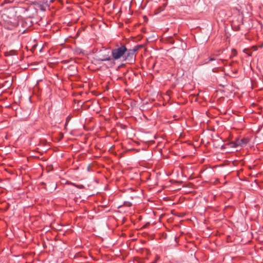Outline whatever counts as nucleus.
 <instances>
[{
    "label": "nucleus",
    "mask_w": 263,
    "mask_h": 263,
    "mask_svg": "<svg viewBox=\"0 0 263 263\" xmlns=\"http://www.w3.org/2000/svg\"><path fill=\"white\" fill-rule=\"evenodd\" d=\"M126 51V47L124 45H121L120 46L112 49L111 51L112 61H116L123 58Z\"/></svg>",
    "instance_id": "f257e3e1"
},
{
    "label": "nucleus",
    "mask_w": 263,
    "mask_h": 263,
    "mask_svg": "<svg viewBox=\"0 0 263 263\" xmlns=\"http://www.w3.org/2000/svg\"><path fill=\"white\" fill-rule=\"evenodd\" d=\"M98 61H112L111 55L109 49L105 48L100 50L97 55Z\"/></svg>",
    "instance_id": "f03ea898"
},
{
    "label": "nucleus",
    "mask_w": 263,
    "mask_h": 263,
    "mask_svg": "<svg viewBox=\"0 0 263 263\" xmlns=\"http://www.w3.org/2000/svg\"><path fill=\"white\" fill-rule=\"evenodd\" d=\"M135 53L134 51H132L131 49L127 50L126 48V53L123 56L122 61L128 62L129 63H133L135 61L134 58Z\"/></svg>",
    "instance_id": "7ed1b4c3"
},
{
    "label": "nucleus",
    "mask_w": 263,
    "mask_h": 263,
    "mask_svg": "<svg viewBox=\"0 0 263 263\" xmlns=\"http://www.w3.org/2000/svg\"><path fill=\"white\" fill-rule=\"evenodd\" d=\"M249 142L248 138H243L242 139H237L234 142L231 143V146L232 147H237L238 146L243 147L247 145Z\"/></svg>",
    "instance_id": "20e7f679"
},
{
    "label": "nucleus",
    "mask_w": 263,
    "mask_h": 263,
    "mask_svg": "<svg viewBox=\"0 0 263 263\" xmlns=\"http://www.w3.org/2000/svg\"><path fill=\"white\" fill-rule=\"evenodd\" d=\"M165 4L162 7H159V8H158V9L157 10V13H159L161 11H162L164 9V7H165Z\"/></svg>",
    "instance_id": "39448f33"
},
{
    "label": "nucleus",
    "mask_w": 263,
    "mask_h": 263,
    "mask_svg": "<svg viewBox=\"0 0 263 263\" xmlns=\"http://www.w3.org/2000/svg\"><path fill=\"white\" fill-rule=\"evenodd\" d=\"M140 46H137L134 47L133 49H131L132 51H134V53L139 49Z\"/></svg>",
    "instance_id": "423d86ee"
},
{
    "label": "nucleus",
    "mask_w": 263,
    "mask_h": 263,
    "mask_svg": "<svg viewBox=\"0 0 263 263\" xmlns=\"http://www.w3.org/2000/svg\"><path fill=\"white\" fill-rule=\"evenodd\" d=\"M215 60V58H210L209 59V61H208V62H205V63H208L209 61H214Z\"/></svg>",
    "instance_id": "0eeeda50"
}]
</instances>
